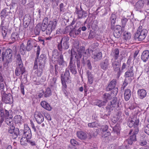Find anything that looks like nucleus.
Here are the masks:
<instances>
[{"instance_id": "1", "label": "nucleus", "mask_w": 149, "mask_h": 149, "mask_svg": "<svg viewBox=\"0 0 149 149\" xmlns=\"http://www.w3.org/2000/svg\"><path fill=\"white\" fill-rule=\"evenodd\" d=\"M40 50V46H38L36 52V56L35 58L33 67L34 70L37 69L38 68V66H41V67H45V63L46 61L47 56L45 54H42L39 57Z\"/></svg>"}, {"instance_id": "2", "label": "nucleus", "mask_w": 149, "mask_h": 149, "mask_svg": "<svg viewBox=\"0 0 149 149\" xmlns=\"http://www.w3.org/2000/svg\"><path fill=\"white\" fill-rule=\"evenodd\" d=\"M13 52L12 50L9 48L7 49L5 52H2L1 55L2 61H4L5 57L6 58L5 62L3 63L4 67H7L9 64L12 61Z\"/></svg>"}, {"instance_id": "3", "label": "nucleus", "mask_w": 149, "mask_h": 149, "mask_svg": "<svg viewBox=\"0 0 149 149\" xmlns=\"http://www.w3.org/2000/svg\"><path fill=\"white\" fill-rule=\"evenodd\" d=\"M148 32V30L146 29H142V26H140L137 32L134 34L135 40L139 41L143 40L145 38Z\"/></svg>"}, {"instance_id": "4", "label": "nucleus", "mask_w": 149, "mask_h": 149, "mask_svg": "<svg viewBox=\"0 0 149 149\" xmlns=\"http://www.w3.org/2000/svg\"><path fill=\"white\" fill-rule=\"evenodd\" d=\"M69 38L68 36H64L62 38L60 42L57 45L58 48L60 51H62L63 49L66 50L69 48Z\"/></svg>"}, {"instance_id": "5", "label": "nucleus", "mask_w": 149, "mask_h": 149, "mask_svg": "<svg viewBox=\"0 0 149 149\" xmlns=\"http://www.w3.org/2000/svg\"><path fill=\"white\" fill-rule=\"evenodd\" d=\"M89 51V49L85 50V47L83 46L81 47L78 50V54L79 55L80 58H81L82 56H83L82 63L83 66L85 65V61L88 59Z\"/></svg>"}, {"instance_id": "6", "label": "nucleus", "mask_w": 149, "mask_h": 149, "mask_svg": "<svg viewBox=\"0 0 149 149\" xmlns=\"http://www.w3.org/2000/svg\"><path fill=\"white\" fill-rule=\"evenodd\" d=\"M123 58L120 59V61L115 60L113 61L112 65L113 69L114 72L117 73V77L119 78L121 73L122 71L120 69L121 62Z\"/></svg>"}, {"instance_id": "7", "label": "nucleus", "mask_w": 149, "mask_h": 149, "mask_svg": "<svg viewBox=\"0 0 149 149\" xmlns=\"http://www.w3.org/2000/svg\"><path fill=\"white\" fill-rule=\"evenodd\" d=\"M119 101L117 100L116 97L114 98L113 100L109 103L106 107V109L108 111V115L111 114V112L112 111L114 108H117L119 107Z\"/></svg>"}, {"instance_id": "8", "label": "nucleus", "mask_w": 149, "mask_h": 149, "mask_svg": "<svg viewBox=\"0 0 149 149\" xmlns=\"http://www.w3.org/2000/svg\"><path fill=\"white\" fill-rule=\"evenodd\" d=\"M61 77L62 84H66V82L71 83V77L69 70L66 69L64 74H61Z\"/></svg>"}, {"instance_id": "9", "label": "nucleus", "mask_w": 149, "mask_h": 149, "mask_svg": "<svg viewBox=\"0 0 149 149\" xmlns=\"http://www.w3.org/2000/svg\"><path fill=\"white\" fill-rule=\"evenodd\" d=\"M57 22V20L56 19H54L52 21L49 22L46 30L47 34H50L52 31L55 29Z\"/></svg>"}, {"instance_id": "10", "label": "nucleus", "mask_w": 149, "mask_h": 149, "mask_svg": "<svg viewBox=\"0 0 149 149\" xmlns=\"http://www.w3.org/2000/svg\"><path fill=\"white\" fill-rule=\"evenodd\" d=\"M2 100L6 104H11L13 103V100L12 95L10 94H6L3 92L2 95Z\"/></svg>"}, {"instance_id": "11", "label": "nucleus", "mask_w": 149, "mask_h": 149, "mask_svg": "<svg viewBox=\"0 0 149 149\" xmlns=\"http://www.w3.org/2000/svg\"><path fill=\"white\" fill-rule=\"evenodd\" d=\"M139 121H137L136 122V124L134 126V129L130 130L129 134H130L133 131V134L130 136V139L134 141H136V134L138 133L139 130V128L137 127L138 123Z\"/></svg>"}, {"instance_id": "12", "label": "nucleus", "mask_w": 149, "mask_h": 149, "mask_svg": "<svg viewBox=\"0 0 149 149\" xmlns=\"http://www.w3.org/2000/svg\"><path fill=\"white\" fill-rule=\"evenodd\" d=\"M80 10L76 8L75 13L77 15V18L79 19L86 18L87 16V13L83 10L80 7Z\"/></svg>"}, {"instance_id": "13", "label": "nucleus", "mask_w": 149, "mask_h": 149, "mask_svg": "<svg viewBox=\"0 0 149 149\" xmlns=\"http://www.w3.org/2000/svg\"><path fill=\"white\" fill-rule=\"evenodd\" d=\"M26 72L25 68L23 66V64H18L15 70V73L17 76L22 75Z\"/></svg>"}, {"instance_id": "14", "label": "nucleus", "mask_w": 149, "mask_h": 149, "mask_svg": "<svg viewBox=\"0 0 149 149\" xmlns=\"http://www.w3.org/2000/svg\"><path fill=\"white\" fill-rule=\"evenodd\" d=\"M133 66H131L129 68H128L127 71L125 73L124 77L125 78H127L130 81V83H131L132 79L131 78L133 77L134 75V73L133 70Z\"/></svg>"}, {"instance_id": "15", "label": "nucleus", "mask_w": 149, "mask_h": 149, "mask_svg": "<svg viewBox=\"0 0 149 149\" xmlns=\"http://www.w3.org/2000/svg\"><path fill=\"white\" fill-rule=\"evenodd\" d=\"M97 49H95L93 52L92 57L95 61H98L100 60L102 57V54L101 52L99 51Z\"/></svg>"}, {"instance_id": "16", "label": "nucleus", "mask_w": 149, "mask_h": 149, "mask_svg": "<svg viewBox=\"0 0 149 149\" xmlns=\"http://www.w3.org/2000/svg\"><path fill=\"white\" fill-rule=\"evenodd\" d=\"M124 30V29L122 28L119 25H116L115 30L113 32L114 36L116 38H119L120 37L122 32Z\"/></svg>"}, {"instance_id": "17", "label": "nucleus", "mask_w": 149, "mask_h": 149, "mask_svg": "<svg viewBox=\"0 0 149 149\" xmlns=\"http://www.w3.org/2000/svg\"><path fill=\"white\" fill-rule=\"evenodd\" d=\"M109 65V60L107 57H104L100 63L101 68L104 70H107L108 68Z\"/></svg>"}, {"instance_id": "18", "label": "nucleus", "mask_w": 149, "mask_h": 149, "mask_svg": "<svg viewBox=\"0 0 149 149\" xmlns=\"http://www.w3.org/2000/svg\"><path fill=\"white\" fill-rule=\"evenodd\" d=\"M34 117L37 123L39 124H40L44 120V117L42 114L39 112H35Z\"/></svg>"}, {"instance_id": "19", "label": "nucleus", "mask_w": 149, "mask_h": 149, "mask_svg": "<svg viewBox=\"0 0 149 149\" xmlns=\"http://www.w3.org/2000/svg\"><path fill=\"white\" fill-rule=\"evenodd\" d=\"M32 136L31 131L30 128L26 126L24 127V130L23 135L22 137L28 139H30Z\"/></svg>"}, {"instance_id": "20", "label": "nucleus", "mask_w": 149, "mask_h": 149, "mask_svg": "<svg viewBox=\"0 0 149 149\" xmlns=\"http://www.w3.org/2000/svg\"><path fill=\"white\" fill-rule=\"evenodd\" d=\"M117 84V80L116 79H113L108 84L106 88V91H111L113 88H116Z\"/></svg>"}, {"instance_id": "21", "label": "nucleus", "mask_w": 149, "mask_h": 149, "mask_svg": "<svg viewBox=\"0 0 149 149\" xmlns=\"http://www.w3.org/2000/svg\"><path fill=\"white\" fill-rule=\"evenodd\" d=\"M23 25L24 27L26 28L29 25L31 21V17L29 14L26 15L23 19Z\"/></svg>"}, {"instance_id": "22", "label": "nucleus", "mask_w": 149, "mask_h": 149, "mask_svg": "<svg viewBox=\"0 0 149 149\" xmlns=\"http://www.w3.org/2000/svg\"><path fill=\"white\" fill-rule=\"evenodd\" d=\"M111 29L113 30L115 28V23L116 19V15L115 14H112L110 17Z\"/></svg>"}, {"instance_id": "23", "label": "nucleus", "mask_w": 149, "mask_h": 149, "mask_svg": "<svg viewBox=\"0 0 149 149\" xmlns=\"http://www.w3.org/2000/svg\"><path fill=\"white\" fill-rule=\"evenodd\" d=\"M68 68V70H70V72L72 74L75 75L77 74V71L76 70V65L75 63H73V62H70Z\"/></svg>"}, {"instance_id": "24", "label": "nucleus", "mask_w": 149, "mask_h": 149, "mask_svg": "<svg viewBox=\"0 0 149 149\" xmlns=\"http://www.w3.org/2000/svg\"><path fill=\"white\" fill-rule=\"evenodd\" d=\"M70 30L69 32V35L70 37H75L77 35L79 34V30H76L74 28H70Z\"/></svg>"}, {"instance_id": "25", "label": "nucleus", "mask_w": 149, "mask_h": 149, "mask_svg": "<svg viewBox=\"0 0 149 149\" xmlns=\"http://www.w3.org/2000/svg\"><path fill=\"white\" fill-rule=\"evenodd\" d=\"M137 93L140 99H142L146 96L147 92L144 89H139Z\"/></svg>"}, {"instance_id": "26", "label": "nucleus", "mask_w": 149, "mask_h": 149, "mask_svg": "<svg viewBox=\"0 0 149 149\" xmlns=\"http://www.w3.org/2000/svg\"><path fill=\"white\" fill-rule=\"evenodd\" d=\"M10 116L9 112L3 107H0V116L1 117H8Z\"/></svg>"}, {"instance_id": "27", "label": "nucleus", "mask_w": 149, "mask_h": 149, "mask_svg": "<svg viewBox=\"0 0 149 149\" xmlns=\"http://www.w3.org/2000/svg\"><path fill=\"white\" fill-rule=\"evenodd\" d=\"M75 59H74L73 61L76 63L77 67L78 70L79 71H81V69L82 68V66L80 65V59L81 58H80L79 55L78 54L74 57Z\"/></svg>"}, {"instance_id": "28", "label": "nucleus", "mask_w": 149, "mask_h": 149, "mask_svg": "<svg viewBox=\"0 0 149 149\" xmlns=\"http://www.w3.org/2000/svg\"><path fill=\"white\" fill-rule=\"evenodd\" d=\"M144 2L143 0H140L135 4V6L137 11H139L144 6Z\"/></svg>"}, {"instance_id": "29", "label": "nucleus", "mask_w": 149, "mask_h": 149, "mask_svg": "<svg viewBox=\"0 0 149 149\" xmlns=\"http://www.w3.org/2000/svg\"><path fill=\"white\" fill-rule=\"evenodd\" d=\"M149 57V51L148 50L143 51L141 55V59L144 62H146Z\"/></svg>"}, {"instance_id": "30", "label": "nucleus", "mask_w": 149, "mask_h": 149, "mask_svg": "<svg viewBox=\"0 0 149 149\" xmlns=\"http://www.w3.org/2000/svg\"><path fill=\"white\" fill-rule=\"evenodd\" d=\"M124 99L125 101H128L131 95V91L130 89H126L124 93Z\"/></svg>"}, {"instance_id": "31", "label": "nucleus", "mask_w": 149, "mask_h": 149, "mask_svg": "<svg viewBox=\"0 0 149 149\" xmlns=\"http://www.w3.org/2000/svg\"><path fill=\"white\" fill-rule=\"evenodd\" d=\"M77 135L78 137L81 139H85L87 137L86 133L83 131H78L77 133Z\"/></svg>"}, {"instance_id": "32", "label": "nucleus", "mask_w": 149, "mask_h": 149, "mask_svg": "<svg viewBox=\"0 0 149 149\" xmlns=\"http://www.w3.org/2000/svg\"><path fill=\"white\" fill-rule=\"evenodd\" d=\"M57 59V63L59 65H64L65 62L64 60L63 56L62 54L60 55L59 56Z\"/></svg>"}, {"instance_id": "33", "label": "nucleus", "mask_w": 149, "mask_h": 149, "mask_svg": "<svg viewBox=\"0 0 149 149\" xmlns=\"http://www.w3.org/2000/svg\"><path fill=\"white\" fill-rule=\"evenodd\" d=\"M9 117L10 118L9 119L7 118H6L5 120V122L8 125V127L15 126L13 120L11 119L12 117H11V116H9Z\"/></svg>"}, {"instance_id": "34", "label": "nucleus", "mask_w": 149, "mask_h": 149, "mask_svg": "<svg viewBox=\"0 0 149 149\" xmlns=\"http://www.w3.org/2000/svg\"><path fill=\"white\" fill-rule=\"evenodd\" d=\"M86 74L88 76V83L89 84H92L93 81L94 77L91 72L89 71H87Z\"/></svg>"}, {"instance_id": "35", "label": "nucleus", "mask_w": 149, "mask_h": 149, "mask_svg": "<svg viewBox=\"0 0 149 149\" xmlns=\"http://www.w3.org/2000/svg\"><path fill=\"white\" fill-rule=\"evenodd\" d=\"M41 106L44 109L48 111H50L52 109V107L46 101H42L40 103Z\"/></svg>"}, {"instance_id": "36", "label": "nucleus", "mask_w": 149, "mask_h": 149, "mask_svg": "<svg viewBox=\"0 0 149 149\" xmlns=\"http://www.w3.org/2000/svg\"><path fill=\"white\" fill-rule=\"evenodd\" d=\"M19 37V34L16 32L13 33H12L11 36V38L13 41L14 42L18 40Z\"/></svg>"}, {"instance_id": "37", "label": "nucleus", "mask_w": 149, "mask_h": 149, "mask_svg": "<svg viewBox=\"0 0 149 149\" xmlns=\"http://www.w3.org/2000/svg\"><path fill=\"white\" fill-rule=\"evenodd\" d=\"M137 121H139L138 123V125L137 126V127L138 128V126L139 122V120L138 118L136 119L135 122L132 120L128 121L127 122V125L130 127H132L133 126L134 128V126L135 125L136 122Z\"/></svg>"}, {"instance_id": "38", "label": "nucleus", "mask_w": 149, "mask_h": 149, "mask_svg": "<svg viewBox=\"0 0 149 149\" xmlns=\"http://www.w3.org/2000/svg\"><path fill=\"white\" fill-rule=\"evenodd\" d=\"M12 134V136L13 139H16L17 137L19 136V138H20V132L18 129L16 128L14 131L13 133L11 134Z\"/></svg>"}, {"instance_id": "39", "label": "nucleus", "mask_w": 149, "mask_h": 149, "mask_svg": "<svg viewBox=\"0 0 149 149\" xmlns=\"http://www.w3.org/2000/svg\"><path fill=\"white\" fill-rule=\"evenodd\" d=\"M10 12L8 8H6L3 9L1 12V17L5 18L6 16L8 15V13Z\"/></svg>"}, {"instance_id": "40", "label": "nucleus", "mask_w": 149, "mask_h": 149, "mask_svg": "<svg viewBox=\"0 0 149 149\" xmlns=\"http://www.w3.org/2000/svg\"><path fill=\"white\" fill-rule=\"evenodd\" d=\"M41 29V24H38L35 27L34 32L36 35H38L39 34Z\"/></svg>"}, {"instance_id": "41", "label": "nucleus", "mask_w": 149, "mask_h": 149, "mask_svg": "<svg viewBox=\"0 0 149 149\" xmlns=\"http://www.w3.org/2000/svg\"><path fill=\"white\" fill-rule=\"evenodd\" d=\"M33 41L32 40H28L27 41V44L26 46L27 51H30L33 48Z\"/></svg>"}, {"instance_id": "42", "label": "nucleus", "mask_w": 149, "mask_h": 149, "mask_svg": "<svg viewBox=\"0 0 149 149\" xmlns=\"http://www.w3.org/2000/svg\"><path fill=\"white\" fill-rule=\"evenodd\" d=\"M113 97L111 94L109 93H105L104 95V101L107 102L108 100H110Z\"/></svg>"}, {"instance_id": "43", "label": "nucleus", "mask_w": 149, "mask_h": 149, "mask_svg": "<svg viewBox=\"0 0 149 149\" xmlns=\"http://www.w3.org/2000/svg\"><path fill=\"white\" fill-rule=\"evenodd\" d=\"M44 67L39 66L38 69L36 73L38 76L40 77L42 75Z\"/></svg>"}, {"instance_id": "44", "label": "nucleus", "mask_w": 149, "mask_h": 149, "mask_svg": "<svg viewBox=\"0 0 149 149\" xmlns=\"http://www.w3.org/2000/svg\"><path fill=\"white\" fill-rule=\"evenodd\" d=\"M123 37L125 40H130L131 37L130 33L127 31H125L123 33Z\"/></svg>"}, {"instance_id": "45", "label": "nucleus", "mask_w": 149, "mask_h": 149, "mask_svg": "<svg viewBox=\"0 0 149 149\" xmlns=\"http://www.w3.org/2000/svg\"><path fill=\"white\" fill-rule=\"evenodd\" d=\"M27 50V47H25L23 43H22L20 46V51L21 54H25V52Z\"/></svg>"}, {"instance_id": "46", "label": "nucleus", "mask_w": 149, "mask_h": 149, "mask_svg": "<svg viewBox=\"0 0 149 149\" xmlns=\"http://www.w3.org/2000/svg\"><path fill=\"white\" fill-rule=\"evenodd\" d=\"M113 58L115 60H117L119 57V51L118 49H116L114 51L113 53Z\"/></svg>"}, {"instance_id": "47", "label": "nucleus", "mask_w": 149, "mask_h": 149, "mask_svg": "<svg viewBox=\"0 0 149 149\" xmlns=\"http://www.w3.org/2000/svg\"><path fill=\"white\" fill-rule=\"evenodd\" d=\"M56 79L53 78L51 80L49 86L52 88H55L56 87Z\"/></svg>"}, {"instance_id": "48", "label": "nucleus", "mask_w": 149, "mask_h": 149, "mask_svg": "<svg viewBox=\"0 0 149 149\" xmlns=\"http://www.w3.org/2000/svg\"><path fill=\"white\" fill-rule=\"evenodd\" d=\"M44 96L46 97H49L51 95V90L49 88H47L45 93H44Z\"/></svg>"}, {"instance_id": "49", "label": "nucleus", "mask_w": 149, "mask_h": 149, "mask_svg": "<svg viewBox=\"0 0 149 149\" xmlns=\"http://www.w3.org/2000/svg\"><path fill=\"white\" fill-rule=\"evenodd\" d=\"M95 103L96 105L98 106L99 107H101L105 105L106 103V102L102 100H98Z\"/></svg>"}, {"instance_id": "50", "label": "nucleus", "mask_w": 149, "mask_h": 149, "mask_svg": "<svg viewBox=\"0 0 149 149\" xmlns=\"http://www.w3.org/2000/svg\"><path fill=\"white\" fill-rule=\"evenodd\" d=\"M52 58L57 59L58 57L59 56V53L57 49H54L53 51Z\"/></svg>"}, {"instance_id": "51", "label": "nucleus", "mask_w": 149, "mask_h": 149, "mask_svg": "<svg viewBox=\"0 0 149 149\" xmlns=\"http://www.w3.org/2000/svg\"><path fill=\"white\" fill-rule=\"evenodd\" d=\"M27 138H25L24 137H22L20 140V143L22 145L25 146L27 144V142L28 141Z\"/></svg>"}, {"instance_id": "52", "label": "nucleus", "mask_w": 149, "mask_h": 149, "mask_svg": "<svg viewBox=\"0 0 149 149\" xmlns=\"http://www.w3.org/2000/svg\"><path fill=\"white\" fill-rule=\"evenodd\" d=\"M62 89L64 93L67 97H68V92L66 91L67 86L66 84H62Z\"/></svg>"}, {"instance_id": "53", "label": "nucleus", "mask_w": 149, "mask_h": 149, "mask_svg": "<svg viewBox=\"0 0 149 149\" xmlns=\"http://www.w3.org/2000/svg\"><path fill=\"white\" fill-rule=\"evenodd\" d=\"M111 95H112V97H114L116 96L118 93V88L116 87L113 88L111 90Z\"/></svg>"}, {"instance_id": "54", "label": "nucleus", "mask_w": 149, "mask_h": 149, "mask_svg": "<svg viewBox=\"0 0 149 149\" xmlns=\"http://www.w3.org/2000/svg\"><path fill=\"white\" fill-rule=\"evenodd\" d=\"M78 54L77 53L75 52L74 50H72V51L71 52V57L70 58V62H73L72 60L73 58L76 56Z\"/></svg>"}, {"instance_id": "55", "label": "nucleus", "mask_w": 149, "mask_h": 149, "mask_svg": "<svg viewBox=\"0 0 149 149\" xmlns=\"http://www.w3.org/2000/svg\"><path fill=\"white\" fill-rule=\"evenodd\" d=\"M21 119L22 116L19 115L15 116L14 119L15 121L17 123H20Z\"/></svg>"}, {"instance_id": "56", "label": "nucleus", "mask_w": 149, "mask_h": 149, "mask_svg": "<svg viewBox=\"0 0 149 149\" xmlns=\"http://www.w3.org/2000/svg\"><path fill=\"white\" fill-rule=\"evenodd\" d=\"M88 125L90 127H97L99 125L96 122H94L88 123Z\"/></svg>"}, {"instance_id": "57", "label": "nucleus", "mask_w": 149, "mask_h": 149, "mask_svg": "<svg viewBox=\"0 0 149 149\" xmlns=\"http://www.w3.org/2000/svg\"><path fill=\"white\" fill-rule=\"evenodd\" d=\"M48 25L47 24H46V23L43 22L42 25L41 24V29L42 31H46V30L47 29V27Z\"/></svg>"}, {"instance_id": "58", "label": "nucleus", "mask_w": 149, "mask_h": 149, "mask_svg": "<svg viewBox=\"0 0 149 149\" xmlns=\"http://www.w3.org/2000/svg\"><path fill=\"white\" fill-rule=\"evenodd\" d=\"M85 61V65L86 64L88 69L91 70L92 68V66L90 60L89 59H87Z\"/></svg>"}, {"instance_id": "59", "label": "nucleus", "mask_w": 149, "mask_h": 149, "mask_svg": "<svg viewBox=\"0 0 149 149\" xmlns=\"http://www.w3.org/2000/svg\"><path fill=\"white\" fill-rule=\"evenodd\" d=\"M17 61L18 64H23L22 62L21 59V56L20 54H18L16 56Z\"/></svg>"}, {"instance_id": "60", "label": "nucleus", "mask_w": 149, "mask_h": 149, "mask_svg": "<svg viewBox=\"0 0 149 149\" xmlns=\"http://www.w3.org/2000/svg\"><path fill=\"white\" fill-rule=\"evenodd\" d=\"M127 21V19L125 17H123L121 22L122 23V28L124 29L125 26L126 25V24Z\"/></svg>"}, {"instance_id": "61", "label": "nucleus", "mask_w": 149, "mask_h": 149, "mask_svg": "<svg viewBox=\"0 0 149 149\" xmlns=\"http://www.w3.org/2000/svg\"><path fill=\"white\" fill-rule=\"evenodd\" d=\"M119 119V117L117 115L114 116L111 119V121L114 123H116L117 121Z\"/></svg>"}, {"instance_id": "62", "label": "nucleus", "mask_w": 149, "mask_h": 149, "mask_svg": "<svg viewBox=\"0 0 149 149\" xmlns=\"http://www.w3.org/2000/svg\"><path fill=\"white\" fill-rule=\"evenodd\" d=\"M8 132L9 134H13L15 130V126L10 127H8Z\"/></svg>"}, {"instance_id": "63", "label": "nucleus", "mask_w": 149, "mask_h": 149, "mask_svg": "<svg viewBox=\"0 0 149 149\" xmlns=\"http://www.w3.org/2000/svg\"><path fill=\"white\" fill-rule=\"evenodd\" d=\"M66 4L63 3H61L59 5L60 10L61 12H63L64 11V7L65 6Z\"/></svg>"}, {"instance_id": "64", "label": "nucleus", "mask_w": 149, "mask_h": 149, "mask_svg": "<svg viewBox=\"0 0 149 149\" xmlns=\"http://www.w3.org/2000/svg\"><path fill=\"white\" fill-rule=\"evenodd\" d=\"M144 132L146 134L149 135V124L145 125Z\"/></svg>"}]
</instances>
